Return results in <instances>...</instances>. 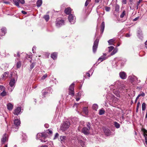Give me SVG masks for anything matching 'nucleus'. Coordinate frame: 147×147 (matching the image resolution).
I'll list each match as a JSON object with an SVG mask.
<instances>
[{"instance_id": "nucleus-1", "label": "nucleus", "mask_w": 147, "mask_h": 147, "mask_svg": "<svg viewBox=\"0 0 147 147\" xmlns=\"http://www.w3.org/2000/svg\"><path fill=\"white\" fill-rule=\"evenodd\" d=\"M47 135L45 132L38 133L36 135V138L37 139H39L41 142H45L47 140L45 138L47 137Z\"/></svg>"}, {"instance_id": "nucleus-2", "label": "nucleus", "mask_w": 147, "mask_h": 147, "mask_svg": "<svg viewBox=\"0 0 147 147\" xmlns=\"http://www.w3.org/2000/svg\"><path fill=\"white\" fill-rule=\"evenodd\" d=\"M70 125V123L68 121L63 122L60 127L61 129L63 131H65L68 129Z\"/></svg>"}, {"instance_id": "nucleus-3", "label": "nucleus", "mask_w": 147, "mask_h": 147, "mask_svg": "<svg viewBox=\"0 0 147 147\" xmlns=\"http://www.w3.org/2000/svg\"><path fill=\"white\" fill-rule=\"evenodd\" d=\"M64 21L61 18H58L56 21V26L58 28L60 27L64 24Z\"/></svg>"}, {"instance_id": "nucleus-4", "label": "nucleus", "mask_w": 147, "mask_h": 147, "mask_svg": "<svg viewBox=\"0 0 147 147\" xmlns=\"http://www.w3.org/2000/svg\"><path fill=\"white\" fill-rule=\"evenodd\" d=\"M75 84L74 82L72 83L69 86V95L73 96L74 94V88Z\"/></svg>"}, {"instance_id": "nucleus-5", "label": "nucleus", "mask_w": 147, "mask_h": 147, "mask_svg": "<svg viewBox=\"0 0 147 147\" xmlns=\"http://www.w3.org/2000/svg\"><path fill=\"white\" fill-rule=\"evenodd\" d=\"M68 19L69 22L71 24H74L76 22V17L72 14L69 15Z\"/></svg>"}, {"instance_id": "nucleus-6", "label": "nucleus", "mask_w": 147, "mask_h": 147, "mask_svg": "<svg viewBox=\"0 0 147 147\" xmlns=\"http://www.w3.org/2000/svg\"><path fill=\"white\" fill-rule=\"evenodd\" d=\"M13 1L14 4L19 8L20 7V6L19 5L20 3L22 4H23L25 2L24 0H13Z\"/></svg>"}, {"instance_id": "nucleus-7", "label": "nucleus", "mask_w": 147, "mask_h": 147, "mask_svg": "<svg viewBox=\"0 0 147 147\" xmlns=\"http://www.w3.org/2000/svg\"><path fill=\"white\" fill-rule=\"evenodd\" d=\"M99 40L97 38L94 41V45L92 47L93 51L94 53H95L97 50L98 44Z\"/></svg>"}, {"instance_id": "nucleus-8", "label": "nucleus", "mask_w": 147, "mask_h": 147, "mask_svg": "<svg viewBox=\"0 0 147 147\" xmlns=\"http://www.w3.org/2000/svg\"><path fill=\"white\" fill-rule=\"evenodd\" d=\"M108 48L109 49L108 51L109 52H111L113 50L111 53V55H114L117 51V49H114V47L113 46L109 47H108Z\"/></svg>"}, {"instance_id": "nucleus-9", "label": "nucleus", "mask_w": 147, "mask_h": 147, "mask_svg": "<svg viewBox=\"0 0 147 147\" xmlns=\"http://www.w3.org/2000/svg\"><path fill=\"white\" fill-rule=\"evenodd\" d=\"M20 120L18 119H15L14 121V125L13 126L16 128H18V127L20 126Z\"/></svg>"}, {"instance_id": "nucleus-10", "label": "nucleus", "mask_w": 147, "mask_h": 147, "mask_svg": "<svg viewBox=\"0 0 147 147\" xmlns=\"http://www.w3.org/2000/svg\"><path fill=\"white\" fill-rule=\"evenodd\" d=\"M7 135L6 134H5L1 139V144H4L7 141Z\"/></svg>"}, {"instance_id": "nucleus-11", "label": "nucleus", "mask_w": 147, "mask_h": 147, "mask_svg": "<svg viewBox=\"0 0 147 147\" xmlns=\"http://www.w3.org/2000/svg\"><path fill=\"white\" fill-rule=\"evenodd\" d=\"M16 83L15 80L14 79H11L9 83V84L11 87H13L12 88H11L10 91H12L14 87L15 86V84Z\"/></svg>"}, {"instance_id": "nucleus-12", "label": "nucleus", "mask_w": 147, "mask_h": 147, "mask_svg": "<svg viewBox=\"0 0 147 147\" xmlns=\"http://www.w3.org/2000/svg\"><path fill=\"white\" fill-rule=\"evenodd\" d=\"M48 90H51V88H50V87H49L48 88H46L42 90V96L44 97H45L46 95L48 93V92H47L46 91H48Z\"/></svg>"}, {"instance_id": "nucleus-13", "label": "nucleus", "mask_w": 147, "mask_h": 147, "mask_svg": "<svg viewBox=\"0 0 147 147\" xmlns=\"http://www.w3.org/2000/svg\"><path fill=\"white\" fill-rule=\"evenodd\" d=\"M119 75L120 77L122 79H125L127 78V75L125 72L124 71H121L119 73Z\"/></svg>"}, {"instance_id": "nucleus-14", "label": "nucleus", "mask_w": 147, "mask_h": 147, "mask_svg": "<svg viewBox=\"0 0 147 147\" xmlns=\"http://www.w3.org/2000/svg\"><path fill=\"white\" fill-rule=\"evenodd\" d=\"M89 129L86 127H84L82 130V132L85 135H87L89 134Z\"/></svg>"}, {"instance_id": "nucleus-15", "label": "nucleus", "mask_w": 147, "mask_h": 147, "mask_svg": "<svg viewBox=\"0 0 147 147\" xmlns=\"http://www.w3.org/2000/svg\"><path fill=\"white\" fill-rule=\"evenodd\" d=\"M21 109L20 107H18L14 110L13 113L14 115H18L21 112Z\"/></svg>"}, {"instance_id": "nucleus-16", "label": "nucleus", "mask_w": 147, "mask_h": 147, "mask_svg": "<svg viewBox=\"0 0 147 147\" xmlns=\"http://www.w3.org/2000/svg\"><path fill=\"white\" fill-rule=\"evenodd\" d=\"M102 129L106 135L108 136L110 134V131L109 129L105 127H103Z\"/></svg>"}, {"instance_id": "nucleus-17", "label": "nucleus", "mask_w": 147, "mask_h": 147, "mask_svg": "<svg viewBox=\"0 0 147 147\" xmlns=\"http://www.w3.org/2000/svg\"><path fill=\"white\" fill-rule=\"evenodd\" d=\"M129 78L131 82H136L137 81V77L134 76H129Z\"/></svg>"}, {"instance_id": "nucleus-18", "label": "nucleus", "mask_w": 147, "mask_h": 147, "mask_svg": "<svg viewBox=\"0 0 147 147\" xmlns=\"http://www.w3.org/2000/svg\"><path fill=\"white\" fill-rule=\"evenodd\" d=\"M71 9L70 7H68L65 9V13L69 15L71 14Z\"/></svg>"}, {"instance_id": "nucleus-19", "label": "nucleus", "mask_w": 147, "mask_h": 147, "mask_svg": "<svg viewBox=\"0 0 147 147\" xmlns=\"http://www.w3.org/2000/svg\"><path fill=\"white\" fill-rule=\"evenodd\" d=\"M13 105L11 103H9L7 105V109L10 111L11 110L13 107Z\"/></svg>"}, {"instance_id": "nucleus-20", "label": "nucleus", "mask_w": 147, "mask_h": 147, "mask_svg": "<svg viewBox=\"0 0 147 147\" xmlns=\"http://www.w3.org/2000/svg\"><path fill=\"white\" fill-rule=\"evenodd\" d=\"M57 53L54 52L51 54V57L54 60H55L57 58Z\"/></svg>"}, {"instance_id": "nucleus-21", "label": "nucleus", "mask_w": 147, "mask_h": 147, "mask_svg": "<svg viewBox=\"0 0 147 147\" xmlns=\"http://www.w3.org/2000/svg\"><path fill=\"white\" fill-rule=\"evenodd\" d=\"M105 27V23L104 22H103L101 24L100 27V31L101 33H102L103 32L104 28Z\"/></svg>"}, {"instance_id": "nucleus-22", "label": "nucleus", "mask_w": 147, "mask_h": 147, "mask_svg": "<svg viewBox=\"0 0 147 147\" xmlns=\"http://www.w3.org/2000/svg\"><path fill=\"white\" fill-rule=\"evenodd\" d=\"M1 32H0V35L3 36L5 35L6 32V29L5 28H3L1 29Z\"/></svg>"}, {"instance_id": "nucleus-23", "label": "nucleus", "mask_w": 147, "mask_h": 147, "mask_svg": "<svg viewBox=\"0 0 147 147\" xmlns=\"http://www.w3.org/2000/svg\"><path fill=\"white\" fill-rule=\"evenodd\" d=\"M122 84L121 82L118 80L115 82L114 85L115 86H117V87L119 88L120 86H121Z\"/></svg>"}, {"instance_id": "nucleus-24", "label": "nucleus", "mask_w": 147, "mask_h": 147, "mask_svg": "<svg viewBox=\"0 0 147 147\" xmlns=\"http://www.w3.org/2000/svg\"><path fill=\"white\" fill-rule=\"evenodd\" d=\"M138 36L140 39H142L143 38V36L142 35V33L141 30L140 29V30H138L137 31Z\"/></svg>"}, {"instance_id": "nucleus-25", "label": "nucleus", "mask_w": 147, "mask_h": 147, "mask_svg": "<svg viewBox=\"0 0 147 147\" xmlns=\"http://www.w3.org/2000/svg\"><path fill=\"white\" fill-rule=\"evenodd\" d=\"M115 39L113 38L109 40L108 42L109 45H111L113 44V43L115 41Z\"/></svg>"}, {"instance_id": "nucleus-26", "label": "nucleus", "mask_w": 147, "mask_h": 147, "mask_svg": "<svg viewBox=\"0 0 147 147\" xmlns=\"http://www.w3.org/2000/svg\"><path fill=\"white\" fill-rule=\"evenodd\" d=\"M42 3V0H38L36 2V5L38 7H40Z\"/></svg>"}, {"instance_id": "nucleus-27", "label": "nucleus", "mask_w": 147, "mask_h": 147, "mask_svg": "<svg viewBox=\"0 0 147 147\" xmlns=\"http://www.w3.org/2000/svg\"><path fill=\"white\" fill-rule=\"evenodd\" d=\"M143 135L145 138V140L146 139V138H147V130H146L145 129H143Z\"/></svg>"}, {"instance_id": "nucleus-28", "label": "nucleus", "mask_w": 147, "mask_h": 147, "mask_svg": "<svg viewBox=\"0 0 147 147\" xmlns=\"http://www.w3.org/2000/svg\"><path fill=\"white\" fill-rule=\"evenodd\" d=\"M0 94L1 96L3 97L6 96L7 95V93L5 91V89H4V90H3V92L1 93Z\"/></svg>"}, {"instance_id": "nucleus-29", "label": "nucleus", "mask_w": 147, "mask_h": 147, "mask_svg": "<svg viewBox=\"0 0 147 147\" xmlns=\"http://www.w3.org/2000/svg\"><path fill=\"white\" fill-rule=\"evenodd\" d=\"M83 111L87 115L88 114V110L87 107H84L83 108Z\"/></svg>"}, {"instance_id": "nucleus-30", "label": "nucleus", "mask_w": 147, "mask_h": 147, "mask_svg": "<svg viewBox=\"0 0 147 147\" xmlns=\"http://www.w3.org/2000/svg\"><path fill=\"white\" fill-rule=\"evenodd\" d=\"M61 140L63 142H65L66 139V137L64 136H61L60 137Z\"/></svg>"}, {"instance_id": "nucleus-31", "label": "nucleus", "mask_w": 147, "mask_h": 147, "mask_svg": "<svg viewBox=\"0 0 147 147\" xmlns=\"http://www.w3.org/2000/svg\"><path fill=\"white\" fill-rule=\"evenodd\" d=\"M114 125L115 126V127L117 128H119L120 127V125L119 123H117V122H114Z\"/></svg>"}, {"instance_id": "nucleus-32", "label": "nucleus", "mask_w": 147, "mask_h": 147, "mask_svg": "<svg viewBox=\"0 0 147 147\" xmlns=\"http://www.w3.org/2000/svg\"><path fill=\"white\" fill-rule=\"evenodd\" d=\"M98 106L97 104H94L92 106V108L95 111H96L97 109L98 108Z\"/></svg>"}, {"instance_id": "nucleus-33", "label": "nucleus", "mask_w": 147, "mask_h": 147, "mask_svg": "<svg viewBox=\"0 0 147 147\" xmlns=\"http://www.w3.org/2000/svg\"><path fill=\"white\" fill-rule=\"evenodd\" d=\"M146 104L145 102H143L142 105V108L143 111H145L146 109Z\"/></svg>"}, {"instance_id": "nucleus-34", "label": "nucleus", "mask_w": 147, "mask_h": 147, "mask_svg": "<svg viewBox=\"0 0 147 147\" xmlns=\"http://www.w3.org/2000/svg\"><path fill=\"white\" fill-rule=\"evenodd\" d=\"M43 18L47 22L48 21L49 19V15H45L44 16Z\"/></svg>"}, {"instance_id": "nucleus-35", "label": "nucleus", "mask_w": 147, "mask_h": 147, "mask_svg": "<svg viewBox=\"0 0 147 147\" xmlns=\"http://www.w3.org/2000/svg\"><path fill=\"white\" fill-rule=\"evenodd\" d=\"M79 142L82 147H84V146H85V142L83 141L82 140H80L79 141Z\"/></svg>"}, {"instance_id": "nucleus-36", "label": "nucleus", "mask_w": 147, "mask_h": 147, "mask_svg": "<svg viewBox=\"0 0 147 147\" xmlns=\"http://www.w3.org/2000/svg\"><path fill=\"white\" fill-rule=\"evenodd\" d=\"M145 93L143 92H141L140 93V94H139L137 96L139 98L140 96H142L144 97L145 96Z\"/></svg>"}, {"instance_id": "nucleus-37", "label": "nucleus", "mask_w": 147, "mask_h": 147, "mask_svg": "<svg viewBox=\"0 0 147 147\" xmlns=\"http://www.w3.org/2000/svg\"><path fill=\"white\" fill-rule=\"evenodd\" d=\"M119 7L118 5H116L115 7V11H118L119 10Z\"/></svg>"}, {"instance_id": "nucleus-38", "label": "nucleus", "mask_w": 147, "mask_h": 147, "mask_svg": "<svg viewBox=\"0 0 147 147\" xmlns=\"http://www.w3.org/2000/svg\"><path fill=\"white\" fill-rule=\"evenodd\" d=\"M21 65V63L20 61L18 62L16 64V66L18 68H20Z\"/></svg>"}, {"instance_id": "nucleus-39", "label": "nucleus", "mask_w": 147, "mask_h": 147, "mask_svg": "<svg viewBox=\"0 0 147 147\" xmlns=\"http://www.w3.org/2000/svg\"><path fill=\"white\" fill-rule=\"evenodd\" d=\"M105 111L104 110L100 109L99 110V114L100 115H102L104 114Z\"/></svg>"}, {"instance_id": "nucleus-40", "label": "nucleus", "mask_w": 147, "mask_h": 147, "mask_svg": "<svg viewBox=\"0 0 147 147\" xmlns=\"http://www.w3.org/2000/svg\"><path fill=\"white\" fill-rule=\"evenodd\" d=\"M125 11H123L122 13L121 14L120 17L121 18H123L124 16L125 15Z\"/></svg>"}, {"instance_id": "nucleus-41", "label": "nucleus", "mask_w": 147, "mask_h": 147, "mask_svg": "<svg viewBox=\"0 0 147 147\" xmlns=\"http://www.w3.org/2000/svg\"><path fill=\"white\" fill-rule=\"evenodd\" d=\"M35 65V63H32L30 66V68L31 69H32L34 67Z\"/></svg>"}, {"instance_id": "nucleus-42", "label": "nucleus", "mask_w": 147, "mask_h": 147, "mask_svg": "<svg viewBox=\"0 0 147 147\" xmlns=\"http://www.w3.org/2000/svg\"><path fill=\"white\" fill-rule=\"evenodd\" d=\"M105 9L106 11L107 12L109 11L110 10V7L107 6H106Z\"/></svg>"}, {"instance_id": "nucleus-43", "label": "nucleus", "mask_w": 147, "mask_h": 147, "mask_svg": "<svg viewBox=\"0 0 147 147\" xmlns=\"http://www.w3.org/2000/svg\"><path fill=\"white\" fill-rule=\"evenodd\" d=\"M47 133L49 134H52L53 133L52 131L49 129H47Z\"/></svg>"}, {"instance_id": "nucleus-44", "label": "nucleus", "mask_w": 147, "mask_h": 147, "mask_svg": "<svg viewBox=\"0 0 147 147\" xmlns=\"http://www.w3.org/2000/svg\"><path fill=\"white\" fill-rule=\"evenodd\" d=\"M103 56H101V57L102 59H103V60H105L107 59V57L105 56L106 55V54L105 53L104 54Z\"/></svg>"}, {"instance_id": "nucleus-45", "label": "nucleus", "mask_w": 147, "mask_h": 147, "mask_svg": "<svg viewBox=\"0 0 147 147\" xmlns=\"http://www.w3.org/2000/svg\"><path fill=\"white\" fill-rule=\"evenodd\" d=\"M86 125L88 127L87 128L90 130V123L88 122L87 123Z\"/></svg>"}, {"instance_id": "nucleus-46", "label": "nucleus", "mask_w": 147, "mask_h": 147, "mask_svg": "<svg viewBox=\"0 0 147 147\" xmlns=\"http://www.w3.org/2000/svg\"><path fill=\"white\" fill-rule=\"evenodd\" d=\"M90 1L89 0H86L85 4V6L86 7L89 3Z\"/></svg>"}, {"instance_id": "nucleus-47", "label": "nucleus", "mask_w": 147, "mask_h": 147, "mask_svg": "<svg viewBox=\"0 0 147 147\" xmlns=\"http://www.w3.org/2000/svg\"><path fill=\"white\" fill-rule=\"evenodd\" d=\"M8 72H5L4 74L3 75V77H7L8 76Z\"/></svg>"}, {"instance_id": "nucleus-48", "label": "nucleus", "mask_w": 147, "mask_h": 147, "mask_svg": "<svg viewBox=\"0 0 147 147\" xmlns=\"http://www.w3.org/2000/svg\"><path fill=\"white\" fill-rule=\"evenodd\" d=\"M59 134L58 133H56L55 135V137L54 138V139H55L58 138L59 137Z\"/></svg>"}, {"instance_id": "nucleus-49", "label": "nucleus", "mask_w": 147, "mask_h": 147, "mask_svg": "<svg viewBox=\"0 0 147 147\" xmlns=\"http://www.w3.org/2000/svg\"><path fill=\"white\" fill-rule=\"evenodd\" d=\"M47 74H45L42 77V80L45 79L47 77Z\"/></svg>"}, {"instance_id": "nucleus-50", "label": "nucleus", "mask_w": 147, "mask_h": 147, "mask_svg": "<svg viewBox=\"0 0 147 147\" xmlns=\"http://www.w3.org/2000/svg\"><path fill=\"white\" fill-rule=\"evenodd\" d=\"M103 60H104L103 59H102L101 57L99 58L98 60V61H100V62H102Z\"/></svg>"}, {"instance_id": "nucleus-51", "label": "nucleus", "mask_w": 147, "mask_h": 147, "mask_svg": "<svg viewBox=\"0 0 147 147\" xmlns=\"http://www.w3.org/2000/svg\"><path fill=\"white\" fill-rule=\"evenodd\" d=\"M142 0H139V1H138L137 3V4H138V5H139V4L142 2Z\"/></svg>"}, {"instance_id": "nucleus-52", "label": "nucleus", "mask_w": 147, "mask_h": 147, "mask_svg": "<svg viewBox=\"0 0 147 147\" xmlns=\"http://www.w3.org/2000/svg\"><path fill=\"white\" fill-rule=\"evenodd\" d=\"M36 47L35 46H34L33 47V48L32 49V51H33V53H34L35 52V51H34V50L36 49Z\"/></svg>"}, {"instance_id": "nucleus-53", "label": "nucleus", "mask_w": 147, "mask_h": 147, "mask_svg": "<svg viewBox=\"0 0 147 147\" xmlns=\"http://www.w3.org/2000/svg\"><path fill=\"white\" fill-rule=\"evenodd\" d=\"M140 102H139L137 104L136 108H139L140 106Z\"/></svg>"}, {"instance_id": "nucleus-54", "label": "nucleus", "mask_w": 147, "mask_h": 147, "mask_svg": "<svg viewBox=\"0 0 147 147\" xmlns=\"http://www.w3.org/2000/svg\"><path fill=\"white\" fill-rule=\"evenodd\" d=\"M45 127L46 128H48L49 127V125L48 124H45L44 125Z\"/></svg>"}, {"instance_id": "nucleus-55", "label": "nucleus", "mask_w": 147, "mask_h": 147, "mask_svg": "<svg viewBox=\"0 0 147 147\" xmlns=\"http://www.w3.org/2000/svg\"><path fill=\"white\" fill-rule=\"evenodd\" d=\"M5 87H4L3 86H0V89H1L2 90V89H3L4 90V89H5Z\"/></svg>"}, {"instance_id": "nucleus-56", "label": "nucleus", "mask_w": 147, "mask_h": 147, "mask_svg": "<svg viewBox=\"0 0 147 147\" xmlns=\"http://www.w3.org/2000/svg\"><path fill=\"white\" fill-rule=\"evenodd\" d=\"M139 18V17H138L136 18H135V19H134L133 20V21H136Z\"/></svg>"}, {"instance_id": "nucleus-57", "label": "nucleus", "mask_w": 147, "mask_h": 147, "mask_svg": "<svg viewBox=\"0 0 147 147\" xmlns=\"http://www.w3.org/2000/svg\"><path fill=\"white\" fill-rule=\"evenodd\" d=\"M21 12L24 14H26L27 13L26 12L23 10Z\"/></svg>"}, {"instance_id": "nucleus-58", "label": "nucleus", "mask_w": 147, "mask_h": 147, "mask_svg": "<svg viewBox=\"0 0 147 147\" xmlns=\"http://www.w3.org/2000/svg\"><path fill=\"white\" fill-rule=\"evenodd\" d=\"M122 2L124 4H125L126 3V0H122Z\"/></svg>"}, {"instance_id": "nucleus-59", "label": "nucleus", "mask_w": 147, "mask_h": 147, "mask_svg": "<svg viewBox=\"0 0 147 147\" xmlns=\"http://www.w3.org/2000/svg\"><path fill=\"white\" fill-rule=\"evenodd\" d=\"M145 47L147 49V40L145 42Z\"/></svg>"}, {"instance_id": "nucleus-60", "label": "nucleus", "mask_w": 147, "mask_h": 147, "mask_svg": "<svg viewBox=\"0 0 147 147\" xmlns=\"http://www.w3.org/2000/svg\"><path fill=\"white\" fill-rule=\"evenodd\" d=\"M20 56V54H19V52H18L17 53V57H19Z\"/></svg>"}, {"instance_id": "nucleus-61", "label": "nucleus", "mask_w": 147, "mask_h": 147, "mask_svg": "<svg viewBox=\"0 0 147 147\" xmlns=\"http://www.w3.org/2000/svg\"><path fill=\"white\" fill-rule=\"evenodd\" d=\"M139 98L138 97H137L136 98V100L135 101V103H136L137 102V100L138 99V98Z\"/></svg>"}, {"instance_id": "nucleus-62", "label": "nucleus", "mask_w": 147, "mask_h": 147, "mask_svg": "<svg viewBox=\"0 0 147 147\" xmlns=\"http://www.w3.org/2000/svg\"><path fill=\"white\" fill-rule=\"evenodd\" d=\"M93 70L92 69H91L89 71V72H92V74L93 73Z\"/></svg>"}, {"instance_id": "nucleus-63", "label": "nucleus", "mask_w": 147, "mask_h": 147, "mask_svg": "<svg viewBox=\"0 0 147 147\" xmlns=\"http://www.w3.org/2000/svg\"><path fill=\"white\" fill-rule=\"evenodd\" d=\"M100 1V0H95V1L96 3H98Z\"/></svg>"}, {"instance_id": "nucleus-64", "label": "nucleus", "mask_w": 147, "mask_h": 147, "mask_svg": "<svg viewBox=\"0 0 147 147\" xmlns=\"http://www.w3.org/2000/svg\"><path fill=\"white\" fill-rule=\"evenodd\" d=\"M87 75L89 77H90V75L89 73H87Z\"/></svg>"}]
</instances>
